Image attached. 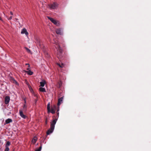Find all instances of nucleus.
Segmentation results:
<instances>
[{
  "label": "nucleus",
  "instance_id": "f257e3e1",
  "mask_svg": "<svg viewBox=\"0 0 151 151\" xmlns=\"http://www.w3.org/2000/svg\"><path fill=\"white\" fill-rule=\"evenodd\" d=\"M52 43L55 45V47L58 51V57H60L62 54L63 50L62 48L59 45L58 41L57 40L54 39Z\"/></svg>",
  "mask_w": 151,
  "mask_h": 151
},
{
  "label": "nucleus",
  "instance_id": "f03ea898",
  "mask_svg": "<svg viewBox=\"0 0 151 151\" xmlns=\"http://www.w3.org/2000/svg\"><path fill=\"white\" fill-rule=\"evenodd\" d=\"M57 120V119H55L51 122L50 128L47 130V135L50 134L53 131L55 128V125L56 123Z\"/></svg>",
  "mask_w": 151,
  "mask_h": 151
},
{
  "label": "nucleus",
  "instance_id": "7ed1b4c3",
  "mask_svg": "<svg viewBox=\"0 0 151 151\" xmlns=\"http://www.w3.org/2000/svg\"><path fill=\"white\" fill-rule=\"evenodd\" d=\"M47 18L52 23H53L56 26H59L60 25V22L59 21H58L55 19H54L50 17H48Z\"/></svg>",
  "mask_w": 151,
  "mask_h": 151
},
{
  "label": "nucleus",
  "instance_id": "20e7f679",
  "mask_svg": "<svg viewBox=\"0 0 151 151\" xmlns=\"http://www.w3.org/2000/svg\"><path fill=\"white\" fill-rule=\"evenodd\" d=\"M49 8L51 9H56L58 6V4L54 2L53 4H51L48 5Z\"/></svg>",
  "mask_w": 151,
  "mask_h": 151
},
{
  "label": "nucleus",
  "instance_id": "39448f33",
  "mask_svg": "<svg viewBox=\"0 0 151 151\" xmlns=\"http://www.w3.org/2000/svg\"><path fill=\"white\" fill-rule=\"evenodd\" d=\"M19 114L21 117L23 119H25L26 118V116L23 114L22 110L21 109L19 110Z\"/></svg>",
  "mask_w": 151,
  "mask_h": 151
},
{
  "label": "nucleus",
  "instance_id": "423d86ee",
  "mask_svg": "<svg viewBox=\"0 0 151 151\" xmlns=\"http://www.w3.org/2000/svg\"><path fill=\"white\" fill-rule=\"evenodd\" d=\"M35 42L37 45L40 46V47L42 48V43L40 42L39 39L37 38Z\"/></svg>",
  "mask_w": 151,
  "mask_h": 151
},
{
  "label": "nucleus",
  "instance_id": "0eeeda50",
  "mask_svg": "<svg viewBox=\"0 0 151 151\" xmlns=\"http://www.w3.org/2000/svg\"><path fill=\"white\" fill-rule=\"evenodd\" d=\"M21 33L22 34H25L27 36L28 35V33L25 28H24L22 30Z\"/></svg>",
  "mask_w": 151,
  "mask_h": 151
},
{
  "label": "nucleus",
  "instance_id": "6e6552de",
  "mask_svg": "<svg viewBox=\"0 0 151 151\" xmlns=\"http://www.w3.org/2000/svg\"><path fill=\"white\" fill-rule=\"evenodd\" d=\"M56 33L58 34L62 35L63 34L62 30L61 29H57L56 30Z\"/></svg>",
  "mask_w": 151,
  "mask_h": 151
},
{
  "label": "nucleus",
  "instance_id": "1a4fd4ad",
  "mask_svg": "<svg viewBox=\"0 0 151 151\" xmlns=\"http://www.w3.org/2000/svg\"><path fill=\"white\" fill-rule=\"evenodd\" d=\"M10 97L9 96H6L5 98V103L7 104L9 102Z\"/></svg>",
  "mask_w": 151,
  "mask_h": 151
},
{
  "label": "nucleus",
  "instance_id": "9d476101",
  "mask_svg": "<svg viewBox=\"0 0 151 151\" xmlns=\"http://www.w3.org/2000/svg\"><path fill=\"white\" fill-rule=\"evenodd\" d=\"M56 109V106H54L53 107L51 108V110L50 112L52 114H54L55 112V110Z\"/></svg>",
  "mask_w": 151,
  "mask_h": 151
},
{
  "label": "nucleus",
  "instance_id": "9b49d317",
  "mask_svg": "<svg viewBox=\"0 0 151 151\" xmlns=\"http://www.w3.org/2000/svg\"><path fill=\"white\" fill-rule=\"evenodd\" d=\"M63 100V97H61L58 99V105L59 106L60 104L62 103Z\"/></svg>",
  "mask_w": 151,
  "mask_h": 151
},
{
  "label": "nucleus",
  "instance_id": "f8f14e48",
  "mask_svg": "<svg viewBox=\"0 0 151 151\" xmlns=\"http://www.w3.org/2000/svg\"><path fill=\"white\" fill-rule=\"evenodd\" d=\"M45 81L44 80H42L41 82H40V86L41 87H44L45 84Z\"/></svg>",
  "mask_w": 151,
  "mask_h": 151
},
{
  "label": "nucleus",
  "instance_id": "ddd939ff",
  "mask_svg": "<svg viewBox=\"0 0 151 151\" xmlns=\"http://www.w3.org/2000/svg\"><path fill=\"white\" fill-rule=\"evenodd\" d=\"M12 122V120L11 119H8L5 120V123L6 124H9Z\"/></svg>",
  "mask_w": 151,
  "mask_h": 151
},
{
  "label": "nucleus",
  "instance_id": "4468645a",
  "mask_svg": "<svg viewBox=\"0 0 151 151\" xmlns=\"http://www.w3.org/2000/svg\"><path fill=\"white\" fill-rule=\"evenodd\" d=\"M25 72L28 75H32L33 74V72L32 71L30 70H29L27 71H26Z\"/></svg>",
  "mask_w": 151,
  "mask_h": 151
},
{
  "label": "nucleus",
  "instance_id": "2eb2a0df",
  "mask_svg": "<svg viewBox=\"0 0 151 151\" xmlns=\"http://www.w3.org/2000/svg\"><path fill=\"white\" fill-rule=\"evenodd\" d=\"M37 138L36 137H33V138L32 142V143H33L34 144H35L37 140Z\"/></svg>",
  "mask_w": 151,
  "mask_h": 151
},
{
  "label": "nucleus",
  "instance_id": "dca6fc26",
  "mask_svg": "<svg viewBox=\"0 0 151 151\" xmlns=\"http://www.w3.org/2000/svg\"><path fill=\"white\" fill-rule=\"evenodd\" d=\"M39 90L41 92H45L46 90L45 88L43 87H40L39 88Z\"/></svg>",
  "mask_w": 151,
  "mask_h": 151
},
{
  "label": "nucleus",
  "instance_id": "f3484780",
  "mask_svg": "<svg viewBox=\"0 0 151 151\" xmlns=\"http://www.w3.org/2000/svg\"><path fill=\"white\" fill-rule=\"evenodd\" d=\"M47 110L48 112L49 113L50 112V103H49L47 106Z\"/></svg>",
  "mask_w": 151,
  "mask_h": 151
},
{
  "label": "nucleus",
  "instance_id": "a211bd4d",
  "mask_svg": "<svg viewBox=\"0 0 151 151\" xmlns=\"http://www.w3.org/2000/svg\"><path fill=\"white\" fill-rule=\"evenodd\" d=\"M10 143L9 141H7L5 145V147H9V146L10 145Z\"/></svg>",
  "mask_w": 151,
  "mask_h": 151
},
{
  "label": "nucleus",
  "instance_id": "6ab92c4d",
  "mask_svg": "<svg viewBox=\"0 0 151 151\" xmlns=\"http://www.w3.org/2000/svg\"><path fill=\"white\" fill-rule=\"evenodd\" d=\"M57 64L61 68H63L64 66V64L63 63H62L61 65L58 63H57Z\"/></svg>",
  "mask_w": 151,
  "mask_h": 151
},
{
  "label": "nucleus",
  "instance_id": "aec40b11",
  "mask_svg": "<svg viewBox=\"0 0 151 151\" xmlns=\"http://www.w3.org/2000/svg\"><path fill=\"white\" fill-rule=\"evenodd\" d=\"M42 149V145H41V146L39 147V148L36 150L35 151H41Z\"/></svg>",
  "mask_w": 151,
  "mask_h": 151
},
{
  "label": "nucleus",
  "instance_id": "412c9836",
  "mask_svg": "<svg viewBox=\"0 0 151 151\" xmlns=\"http://www.w3.org/2000/svg\"><path fill=\"white\" fill-rule=\"evenodd\" d=\"M23 108V109H24V111H26V110L27 106H26L25 104H24Z\"/></svg>",
  "mask_w": 151,
  "mask_h": 151
},
{
  "label": "nucleus",
  "instance_id": "4be33fe9",
  "mask_svg": "<svg viewBox=\"0 0 151 151\" xmlns=\"http://www.w3.org/2000/svg\"><path fill=\"white\" fill-rule=\"evenodd\" d=\"M9 147H5V148L4 151H9Z\"/></svg>",
  "mask_w": 151,
  "mask_h": 151
},
{
  "label": "nucleus",
  "instance_id": "5701e85b",
  "mask_svg": "<svg viewBox=\"0 0 151 151\" xmlns=\"http://www.w3.org/2000/svg\"><path fill=\"white\" fill-rule=\"evenodd\" d=\"M27 86H28V87L29 89V90H30V89H31L32 88L31 87V86L29 85V84H27Z\"/></svg>",
  "mask_w": 151,
  "mask_h": 151
},
{
  "label": "nucleus",
  "instance_id": "b1692460",
  "mask_svg": "<svg viewBox=\"0 0 151 151\" xmlns=\"http://www.w3.org/2000/svg\"><path fill=\"white\" fill-rule=\"evenodd\" d=\"M29 90L32 93H34V92L33 91L32 88L31 89H30Z\"/></svg>",
  "mask_w": 151,
  "mask_h": 151
},
{
  "label": "nucleus",
  "instance_id": "393cba45",
  "mask_svg": "<svg viewBox=\"0 0 151 151\" xmlns=\"http://www.w3.org/2000/svg\"><path fill=\"white\" fill-rule=\"evenodd\" d=\"M13 79L14 80V83H15L17 85H18V83H17V82L16 81H15L14 79Z\"/></svg>",
  "mask_w": 151,
  "mask_h": 151
},
{
  "label": "nucleus",
  "instance_id": "a878e982",
  "mask_svg": "<svg viewBox=\"0 0 151 151\" xmlns=\"http://www.w3.org/2000/svg\"><path fill=\"white\" fill-rule=\"evenodd\" d=\"M26 50H27V51H28V52H30V50L27 47L25 48Z\"/></svg>",
  "mask_w": 151,
  "mask_h": 151
},
{
  "label": "nucleus",
  "instance_id": "bb28decb",
  "mask_svg": "<svg viewBox=\"0 0 151 151\" xmlns=\"http://www.w3.org/2000/svg\"><path fill=\"white\" fill-rule=\"evenodd\" d=\"M61 84V81H60V82H59V85L60 87V86Z\"/></svg>",
  "mask_w": 151,
  "mask_h": 151
},
{
  "label": "nucleus",
  "instance_id": "cd10ccee",
  "mask_svg": "<svg viewBox=\"0 0 151 151\" xmlns=\"http://www.w3.org/2000/svg\"><path fill=\"white\" fill-rule=\"evenodd\" d=\"M32 94H33L34 96H37V94H35V93H32Z\"/></svg>",
  "mask_w": 151,
  "mask_h": 151
},
{
  "label": "nucleus",
  "instance_id": "c85d7f7f",
  "mask_svg": "<svg viewBox=\"0 0 151 151\" xmlns=\"http://www.w3.org/2000/svg\"><path fill=\"white\" fill-rule=\"evenodd\" d=\"M11 114V112H9L8 113V114H7V115H10V114Z\"/></svg>",
  "mask_w": 151,
  "mask_h": 151
},
{
  "label": "nucleus",
  "instance_id": "c756f323",
  "mask_svg": "<svg viewBox=\"0 0 151 151\" xmlns=\"http://www.w3.org/2000/svg\"><path fill=\"white\" fill-rule=\"evenodd\" d=\"M12 16H11V17H10L9 18V19H12Z\"/></svg>",
  "mask_w": 151,
  "mask_h": 151
},
{
  "label": "nucleus",
  "instance_id": "7c9ffc66",
  "mask_svg": "<svg viewBox=\"0 0 151 151\" xmlns=\"http://www.w3.org/2000/svg\"><path fill=\"white\" fill-rule=\"evenodd\" d=\"M0 20L1 21H3L2 19L1 18V17L0 16Z\"/></svg>",
  "mask_w": 151,
  "mask_h": 151
},
{
  "label": "nucleus",
  "instance_id": "2f4dec72",
  "mask_svg": "<svg viewBox=\"0 0 151 151\" xmlns=\"http://www.w3.org/2000/svg\"><path fill=\"white\" fill-rule=\"evenodd\" d=\"M26 65H28V67H29V66H30V65H29L28 64V63H27V64H26Z\"/></svg>",
  "mask_w": 151,
  "mask_h": 151
},
{
  "label": "nucleus",
  "instance_id": "473e14b6",
  "mask_svg": "<svg viewBox=\"0 0 151 151\" xmlns=\"http://www.w3.org/2000/svg\"><path fill=\"white\" fill-rule=\"evenodd\" d=\"M10 14L11 15H13V13H12V12H10Z\"/></svg>",
  "mask_w": 151,
  "mask_h": 151
},
{
  "label": "nucleus",
  "instance_id": "72a5a7b5",
  "mask_svg": "<svg viewBox=\"0 0 151 151\" xmlns=\"http://www.w3.org/2000/svg\"><path fill=\"white\" fill-rule=\"evenodd\" d=\"M27 70H30L29 68H27Z\"/></svg>",
  "mask_w": 151,
  "mask_h": 151
},
{
  "label": "nucleus",
  "instance_id": "f704fd0d",
  "mask_svg": "<svg viewBox=\"0 0 151 151\" xmlns=\"http://www.w3.org/2000/svg\"><path fill=\"white\" fill-rule=\"evenodd\" d=\"M57 114L58 115H59V112H57Z\"/></svg>",
  "mask_w": 151,
  "mask_h": 151
},
{
  "label": "nucleus",
  "instance_id": "c9c22d12",
  "mask_svg": "<svg viewBox=\"0 0 151 151\" xmlns=\"http://www.w3.org/2000/svg\"><path fill=\"white\" fill-rule=\"evenodd\" d=\"M59 108H58V110H57V112H58V111H59Z\"/></svg>",
  "mask_w": 151,
  "mask_h": 151
},
{
  "label": "nucleus",
  "instance_id": "e433bc0d",
  "mask_svg": "<svg viewBox=\"0 0 151 151\" xmlns=\"http://www.w3.org/2000/svg\"><path fill=\"white\" fill-rule=\"evenodd\" d=\"M26 84H27H27H29L27 82H26Z\"/></svg>",
  "mask_w": 151,
  "mask_h": 151
},
{
  "label": "nucleus",
  "instance_id": "4c0bfd02",
  "mask_svg": "<svg viewBox=\"0 0 151 151\" xmlns=\"http://www.w3.org/2000/svg\"><path fill=\"white\" fill-rule=\"evenodd\" d=\"M45 123H46V124H47V121H46Z\"/></svg>",
  "mask_w": 151,
  "mask_h": 151
},
{
  "label": "nucleus",
  "instance_id": "58836bf2",
  "mask_svg": "<svg viewBox=\"0 0 151 151\" xmlns=\"http://www.w3.org/2000/svg\"><path fill=\"white\" fill-rule=\"evenodd\" d=\"M35 101H36H36H37V100H35Z\"/></svg>",
  "mask_w": 151,
  "mask_h": 151
}]
</instances>
